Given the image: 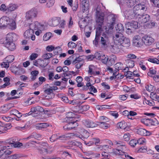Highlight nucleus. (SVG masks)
<instances>
[{"instance_id": "obj_15", "label": "nucleus", "mask_w": 159, "mask_h": 159, "mask_svg": "<svg viewBox=\"0 0 159 159\" xmlns=\"http://www.w3.org/2000/svg\"><path fill=\"white\" fill-rule=\"evenodd\" d=\"M11 127L10 123L5 124L0 121V132L4 133Z\"/></svg>"}, {"instance_id": "obj_57", "label": "nucleus", "mask_w": 159, "mask_h": 159, "mask_svg": "<svg viewBox=\"0 0 159 159\" xmlns=\"http://www.w3.org/2000/svg\"><path fill=\"white\" fill-rule=\"evenodd\" d=\"M55 3V0H50L47 2L46 6L47 7H52Z\"/></svg>"}, {"instance_id": "obj_56", "label": "nucleus", "mask_w": 159, "mask_h": 159, "mask_svg": "<svg viewBox=\"0 0 159 159\" xmlns=\"http://www.w3.org/2000/svg\"><path fill=\"white\" fill-rule=\"evenodd\" d=\"M148 61L150 62L158 64V62H159V60L156 58H149L148 59Z\"/></svg>"}, {"instance_id": "obj_29", "label": "nucleus", "mask_w": 159, "mask_h": 159, "mask_svg": "<svg viewBox=\"0 0 159 159\" xmlns=\"http://www.w3.org/2000/svg\"><path fill=\"white\" fill-rule=\"evenodd\" d=\"M39 73L38 70H34L32 71L31 72V79L32 80H34L36 78V77Z\"/></svg>"}, {"instance_id": "obj_47", "label": "nucleus", "mask_w": 159, "mask_h": 159, "mask_svg": "<svg viewBox=\"0 0 159 159\" xmlns=\"http://www.w3.org/2000/svg\"><path fill=\"white\" fill-rule=\"evenodd\" d=\"M114 152L116 154H118L120 155H126L125 154V152L124 151H122L121 150L116 149L114 151Z\"/></svg>"}, {"instance_id": "obj_12", "label": "nucleus", "mask_w": 159, "mask_h": 159, "mask_svg": "<svg viewBox=\"0 0 159 159\" xmlns=\"http://www.w3.org/2000/svg\"><path fill=\"white\" fill-rule=\"evenodd\" d=\"M134 8V11L138 13V15H139V14H141V12L142 10L146 11L147 9V7L145 5L141 3L136 5Z\"/></svg>"}, {"instance_id": "obj_28", "label": "nucleus", "mask_w": 159, "mask_h": 159, "mask_svg": "<svg viewBox=\"0 0 159 159\" xmlns=\"http://www.w3.org/2000/svg\"><path fill=\"white\" fill-rule=\"evenodd\" d=\"M14 57L13 55H9L3 59V61H6L8 63H11L13 61Z\"/></svg>"}, {"instance_id": "obj_55", "label": "nucleus", "mask_w": 159, "mask_h": 159, "mask_svg": "<svg viewBox=\"0 0 159 159\" xmlns=\"http://www.w3.org/2000/svg\"><path fill=\"white\" fill-rule=\"evenodd\" d=\"M76 44L73 42H70L68 44V47L70 48H74L76 47Z\"/></svg>"}, {"instance_id": "obj_54", "label": "nucleus", "mask_w": 159, "mask_h": 159, "mask_svg": "<svg viewBox=\"0 0 159 159\" xmlns=\"http://www.w3.org/2000/svg\"><path fill=\"white\" fill-rule=\"evenodd\" d=\"M133 74V73L132 72L129 71V70L126 73H125V76L127 77V78H129V79H133L131 77L132 76V75Z\"/></svg>"}, {"instance_id": "obj_49", "label": "nucleus", "mask_w": 159, "mask_h": 159, "mask_svg": "<svg viewBox=\"0 0 159 159\" xmlns=\"http://www.w3.org/2000/svg\"><path fill=\"white\" fill-rule=\"evenodd\" d=\"M100 24H98V27L96 29V34H99L100 35V33L101 32L102 30V25H100Z\"/></svg>"}, {"instance_id": "obj_37", "label": "nucleus", "mask_w": 159, "mask_h": 159, "mask_svg": "<svg viewBox=\"0 0 159 159\" xmlns=\"http://www.w3.org/2000/svg\"><path fill=\"white\" fill-rule=\"evenodd\" d=\"M58 134H56L52 135L50 138V141L51 142L53 143L57 141L58 140Z\"/></svg>"}, {"instance_id": "obj_33", "label": "nucleus", "mask_w": 159, "mask_h": 159, "mask_svg": "<svg viewBox=\"0 0 159 159\" xmlns=\"http://www.w3.org/2000/svg\"><path fill=\"white\" fill-rule=\"evenodd\" d=\"M82 56H80L77 57H76L75 59L72 62V64L75 65L77 62H81V61H84V60L82 58Z\"/></svg>"}, {"instance_id": "obj_8", "label": "nucleus", "mask_w": 159, "mask_h": 159, "mask_svg": "<svg viewBox=\"0 0 159 159\" xmlns=\"http://www.w3.org/2000/svg\"><path fill=\"white\" fill-rule=\"evenodd\" d=\"M96 21L98 24L102 25L104 19V14L103 13L100 12L98 11H96Z\"/></svg>"}, {"instance_id": "obj_26", "label": "nucleus", "mask_w": 159, "mask_h": 159, "mask_svg": "<svg viewBox=\"0 0 159 159\" xmlns=\"http://www.w3.org/2000/svg\"><path fill=\"white\" fill-rule=\"evenodd\" d=\"M120 44H115L112 46V50L114 53H118L120 51Z\"/></svg>"}, {"instance_id": "obj_20", "label": "nucleus", "mask_w": 159, "mask_h": 159, "mask_svg": "<svg viewBox=\"0 0 159 159\" xmlns=\"http://www.w3.org/2000/svg\"><path fill=\"white\" fill-rule=\"evenodd\" d=\"M116 29L117 32L116 33L115 35H116L117 33L122 34V33L124 30L123 25L121 23H119L117 24L116 26Z\"/></svg>"}, {"instance_id": "obj_46", "label": "nucleus", "mask_w": 159, "mask_h": 159, "mask_svg": "<svg viewBox=\"0 0 159 159\" xmlns=\"http://www.w3.org/2000/svg\"><path fill=\"white\" fill-rule=\"evenodd\" d=\"M69 137V136H68L67 134H64L61 136L58 135V139H59L61 140H64Z\"/></svg>"}, {"instance_id": "obj_14", "label": "nucleus", "mask_w": 159, "mask_h": 159, "mask_svg": "<svg viewBox=\"0 0 159 159\" xmlns=\"http://www.w3.org/2000/svg\"><path fill=\"white\" fill-rule=\"evenodd\" d=\"M82 11L83 13L86 12V14H87L89 12V2L88 0H82Z\"/></svg>"}, {"instance_id": "obj_22", "label": "nucleus", "mask_w": 159, "mask_h": 159, "mask_svg": "<svg viewBox=\"0 0 159 159\" xmlns=\"http://www.w3.org/2000/svg\"><path fill=\"white\" fill-rule=\"evenodd\" d=\"M21 157L20 154H14L10 156H6L3 159H19Z\"/></svg>"}, {"instance_id": "obj_3", "label": "nucleus", "mask_w": 159, "mask_h": 159, "mask_svg": "<svg viewBox=\"0 0 159 159\" xmlns=\"http://www.w3.org/2000/svg\"><path fill=\"white\" fill-rule=\"evenodd\" d=\"M116 18L117 16L116 15L111 14L108 16L107 19L110 24L108 26L109 28H107L106 26L104 27L107 33H108L110 29L111 30L113 29Z\"/></svg>"}, {"instance_id": "obj_16", "label": "nucleus", "mask_w": 159, "mask_h": 159, "mask_svg": "<svg viewBox=\"0 0 159 159\" xmlns=\"http://www.w3.org/2000/svg\"><path fill=\"white\" fill-rule=\"evenodd\" d=\"M83 123L85 125L89 128H93L96 127L98 125L96 123L89 120H84Z\"/></svg>"}, {"instance_id": "obj_13", "label": "nucleus", "mask_w": 159, "mask_h": 159, "mask_svg": "<svg viewBox=\"0 0 159 159\" xmlns=\"http://www.w3.org/2000/svg\"><path fill=\"white\" fill-rule=\"evenodd\" d=\"M47 143H43L41 145L40 148L38 149L39 152L40 154L44 155H46L48 153H50L51 151H48L47 150Z\"/></svg>"}, {"instance_id": "obj_53", "label": "nucleus", "mask_w": 159, "mask_h": 159, "mask_svg": "<svg viewBox=\"0 0 159 159\" xmlns=\"http://www.w3.org/2000/svg\"><path fill=\"white\" fill-rule=\"evenodd\" d=\"M123 64L121 62H118L116 64L115 67L116 69L117 70V71L121 69Z\"/></svg>"}, {"instance_id": "obj_38", "label": "nucleus", "mask_w": 159, "mask_h": 159, "mask_svg": "<svg viewBox=\"0 0 159 159\" xmlns=\"http://www.w3.org/2000/svg\"><path fill=\"white\" fill-rule=\"evenodd\" d=\"M101 37L100 35L96 34L95 38L94 40L93 41V43L95 45H97L98 44L99 41H100Z\"/></svg>"}, {"instance_id": "obj_27", "label": "nucleus", "mask_w": 159, "mask_h": 159, "mask_svg": "<svg viewBox=\"0 0 159 159\" xmlns=\"http://www.w3.org/2000/svg\"><path fill=\"white\" fill-rule=\"evenodd\" d=\"M107 121L105 120L103 122H97V124L102 128L106 129L108 127V124L106 123Z\"/></svg>"}, {"instance_id": "obj_9", "label": "nucleus", "mask_w": 159, "mask_h": 159, "mask_svg": "<svg viewBox=\"0 0 159 159\" xmlns=\"http://www.w3.org/2000/svg\"><path fill=\"white\" fill-rule=\"evenodd\" d=\"M154 39L152 37L147 35H144L142 38L143 41L146 46L151 45L154 43Z\"/></svg>"}, {"instance_id": "obj_39", "label": "nucleus", "mask_w": 159, "mask_h": 159, "mask_svg": "<svg viewBox=\"0 0 159 159\" xmlns=\"http://www.w3.org/2000/svg\"><path fill=\"white\" fill-rule=\"evenodd\" d=\"M12 105L11 104H9L7 105L4 106L2 107V110L4 112L7 111L10 109Z\"/></svg>"}, {"instance_id": "obj_62", "label": "nucleus", "mask_w": 159, "mask_h": 159, "mask_svg": "<svg viewBox=\"0 0 159 159\" xmlns=\"http://www.w3.org/2000/svg\"><path fill=\"white\" fill-rule=\"evenodd\" d=\"M13 147L14 148L20 147L23 145L22 143L18 142L16 143L14 141L13 143Z\"/></svg>"}, {"instance_id": "obj_43", "label": "nucleus", "mask_w": 159, "mask_h": 159, "mask_svg": "<svg viewBox=\"0 0 159 159\" xmlns=\"http://www.w3.org/2000/svg\"><path fill=\"white\" fill-rule=\"evenodd\" d=\"M117 125H118L119 126L120 128L122 129H125L126 126V123H125V121H122L118 123Z\"/></svg>"}, {"instance_id": "obj_24", "label": "nucleus", "mask_w": 159, "mask_h": 159, "mask_svg": "<svg viewBox=\"0 0 159 159\" xmlns=\"http://www.w3.org/2000/svg\"><path fill=\"white\" fill-rule=\"evenodd\" d=\"M116 59L115 57L113 56V57L110 58L107 60V63L106 64L108 67L112 66L115 63V60Z\"/></svg>"}, {"instance_id": "obj_25", "label": "nucleus", "mask_w": 159, "mask_h": 159, "mask_svg": "<svg viewBox=\"0 0 159 159\" xmlns=\"http://www.w3.org/2000/svg\"><path fill=\"white\" fill-rule=\"evenodd\" d=\"M69 115H67L66 117L64 119V121L67 123H71L72 121H77L75 120V117L73 116H69Z\"/></svg>"}, {"instance_id": "obj_63", "label": "nucleus", "mask_w": 159, "mask_h": 159, "mask_svg": "<svg viewBox=\"0 0 159 159\" xmlns=\"http://www.w3.org/2000/svg\"><path fill=\"white\" fill-rule=\"evenodd\" d=\"M84 133L85 134H83V135H81V137L80 136L78 137L82 139H87L89 136V133L87 131H86L85 133L84 132Z\"/></svg>"}, {"instance_id": "obj_34", "label": "nucleus", "mask_w": 159, "mask_h": 159, "mask_svg": "<svg viewBox=\"0 0 159 159\" xmlns=\"http://www.w3.org/2000/svg\"><path fill=\"white\" fill-rule=\"evenodd\" d=\"M115 144L117 146V147H123V148L125 149L126 147L125 143L121 141H116L115 142Z\"/></svg>"}, {"instance_id": "obj_10", "label": "nucleus", "mask_w": 159, "mask_h": 159, "mask_svg": "<svg viewBox=\"0 0 159 159\" xmlns=\"http://www.w3.org/2000/svg\"><path fill=\"white\" fill-rule=\"evenodd\" d=\"M11 20L7 16H3L0 19V27H6L10 23Z\"/></svg>"}, {"instance_id": "obj_58", "label": "nucleus", "mask_w": 159, "mask_h": 159, "mask_svg": "<svg viewBox=\"0 0 159 159\" xmlns=\"http://www.w3.org/2000/svg\"><path fill=\"white\" fill-rule=\"evenodd\" d=\"M137 143L140 145L143 144L145 142V139L144 138H141L137 140Z\"/></svg>"}, {"instance_id": "obj_48", "label": "nucleus", "mask_w": 159, "mask_h": 159, "mask_svg": "<svg viewBox=\"0 0 159 159\" xmlns=\"http://www.w3.org/2000/svg\"><path fill=\"white\" fill-rule=\"evenodd\" d=\"M103 54L101 52H97L95 53L94 56L97 59L100 60Z\"/></svg>"}, {"instance_id": "obj_1", "label": "nucleus", "mask_w": 159, "mask_h": 159, "mask_svg": "<svg viewBox=\"0 0 159 159\" xmlns=\"http://www.w3.org/2000/svg\"><path fill=\"white\" fill-rule=\"evenodd\" d=\"M114 39L116 42L117 43L122 46L127 48L130 46L129 39L124 36L123 34L117 33L114 37Z\"/></svg>"}, {"instance_id": "obj_18", "label": "nucleus", "mask_w": 159, "mask_h": 159, "mask_svg": "<svg viewBox=\"0 0 159 159\" xmlns=\"http://www.w3.org/2000/svg\"><path fill=\"white\" fill-rule=\"evenodd\" d=\"M31 112L33 113L38 114L39 112H41L44 111L43 107L40 106H36L32 107L30 109Z\"/></svg>"}, {"instance_id": "obj_64", "label": "nucleus", "mask_w": 159, "mask_h": 159, "mask_svg": "<svg viewBox=\"0 0 159 159\" xmlns=\"http://www.w3.org/2000/svg\"><path fill=\"white\" fill-rule=\"evenodd\" d=\"M137 143V141L135 139L131 140L129 142V145L132 147H134L136 145Z\"/></svg>"}, {"instance_id": "obj_42", "label": "nucleus", "mask_w": 159, "mask_h": 159, "mask_svg": "<svg viewBox=\"0 0 159 159\" xmlns=\"http://www.w3.org/2000/svg\"><path fill=\"white\" fill-rule=\"evenodd\" d=\"M81 106H76L71 108V110L74 112L78 113L80 111H81Z\"/></svg>"}, {"instance_id": "obj_59", "label": "nucleus", "mask_w": 159, "mask_h": 159, "mask_svg": "<svg viewBox=\"0 0 159 159\" xmlns=\"http://www.w3.org/2000/svg\"><path fill=\"white\" fill-rule=\"evenodd\" d=\"M137 113L134 111H130L129 112V114L127 115V118L129 119H132V117L130 118V117L131 116H134L137 115Z\"/></svg>"}, {"instance_id": "obj_41", "label": "nucleus", "mask_w": 159, "mask_h": 159, "mask_svg": "<svg viewBox=\"0 0 159 159\" xmlns=\"http://www.w3.org/2000/svg\"><path fill=\"white\" fill-rule=\"evenodd\" d=\"M52 36V33L50 32L47 33L43 36V39L46 41L49 40Z\"/></svg>"}, {"instance_id": "obj_4", "label": "nucleus", "mask_w": 159, "mask_h": 159, "mask_svg": "<svg viewBox=\"0 0 159 159\" xmlns=\"http://www.w3.org/2000/svg\"><path fill=\"white\" fill-rule=\"evenodd\" d=\"M37 10L35 9L32 8L26 13V19L32 21L33 18L37 17Z\"/></svg>"}, {"instance_id": "obj_31", "label": "nucleus", "mask_w": 159, "mask_h": 159, "mask_svg": "<svg viewBox=\"0 0 159 159\" xmlns=\"http://www.w3.org/2000/svg\"><path fill=\"white\" fill-rule=\"evenodd\" d=\"M68 124L63 126L64 129L65 130H69L75 128V126L72 125V123H67Z\"/></svg>"}, {"instance_id": "obj_19", "label": "nucleus", "mask_w": 159, "mask_h": 159, "mask_svg": "<svg viewBox=\"0 0 159 159\" xmlns=\"http://www.w3.org/2000/svg\"><path fill=\"white\" fill-rule=\"evenodd\" d=\"M49 126V125L46 123H40L37 124L35 125V127L37 129H42Z\"/></svg>"}, {"instance_id": "obj_50", "label": "nucleus", "mask_w": 159, "mask_h": 159, "mask_svg": "<svg viewBox=\"0 0 159 159\" xmlns=\"http://www.w3.org/2000/svg\"><path fill=\"white\" fill-rule=\"evenodd\" d=\"M128 66L130 68H132L134 66V61L131 60L129 59L127 60Z\"/></svg>"}, {"instance_id": "obj_7", "label": "nucleus", "mask_w": 159, "mask_h": 159, "mask_svg": "<svg viewBox=\"0 0 159 159\" xmlns=\"http://www.w3.org/2000/svg\"><path fill=\"white\" fill-rule=\"evenodd\" d=\"M138 12H136L135 11H134V8L133 10L129 9L125 11L126 15L127 16L129 19H130L134 18L137 19L138 15Z\"/></svg>"}, {"instance_id": "obj_35", "label": "nucleus", "mask_w": 159, "mask_h": 159, "mask_svg": "<svg viewBox=\"0 0 159 159\" xmlns=\"http://www.w3.org/2000/svg\"><path fill=\"white\" fill-rule=\"evenodd\" d=\"M53 54L51 53H46L43 55L42 57L44 60H48L52 57Z\"/></svg>"}, {"instance_id": "obj_23", "label": "nucleus", "mask_w": 159, "mask_h": 159, "mask_svg": "<svg viewBox=\"0 0 159 159\" xmlns=\"http://www.w3.org/2000/svg\"><path fill=\"white\" fill-rule=\"evenodd\" d=\"M125 28L127 29L126 33L129 34L132 33L134 29L131 26L129 22L125 24Z\"/></svg>"}, {"instance_id": "obj_21", "label": "nucleus", "mask_w": 159, "mask_h": 159, "mask_svg": "<svg viewBox=\"0 0 159 159\" xmlns=\"http://www.w3.org/2000/svg\"><path fill=\"white\" fill-rule=\"evenodd\" d=\"M18 7V6L15 4H10V5L7 7V11L6 12L7 14H9V13L16 9Z\"/></svg>"}, {"instance_id": "obj_40", "label": "nucleus", "mask_w": 159, "mask_h": 159, "mask_svg": "<svg viewBox=\"0 0 159 159\" xmlns=\"http://www.w3.org/2000/svg\"><path fill=\"white\" fill-rule=\"evenodd\" d=\"M102 55L100 58V60H101L102 63L105 64L107 62V60H108L109 58L107 56H106L103 54Z\"/></svg>"}, {"instance_id": "obj_45", "label": "nucleus", "mask_w": 159, "mask_h": 159, "mask_svg": "<svg viewBox=\"0 0 159 159\" xmlns=\"http://www.w3.org/2000/svg\"><path fill=\"white\" fill-rule=\"evenodd\" d=\"M150 71L148 72V75L151 77H152L153 75H155L156 73V71L155 70L153 69V68H151L149 69Z\"/></svg>"}, {"instance_id": "obj_36", "label": "nucleus", "mask_w": 159, "mask_h": 159, "mask_svg": "<svg viewBox=\"0 0 159 159\" xmlns=\"http://www.w3.org/2000/svg\"><path fill=\"white\" fill-rule=\"evenodd\" d=\"M145 130L146 129H144L140 128L137 129V132L140 135L145 136V135L146 134Z\"/></svg>"}, {"instance_id": "obj_17", "label": "nucleus", "mask_w": 159, "mask_h": 159, "mask_svg": "<svg viewBox=\"0 0 159 159\" xmlns=\"http://www.w3.org/2000/svg\"><path fill=\"white\" fill-rule=\"evenodd\" d=\"M12 152V151H11L10 150H6L2 148L0 150V158L2 157V158L4 157V158L6 156L9 155L11 154Z\"/></svg>"}, {"instance_id": "obj_60", "label": "nucleus", "mask_w": 159, "mask_h": 159, "mask_svg": "<svg viewBox=\"0 0 159 159\" xmlns=\"http://www.w3.org/2000/svg\"><path fill=\"white\" fill-rule=\"evenodd\" d=\"M153 88H154V87L151 84L150 85H147L145 86L146 89L149 92L153 90Z\"/></svg>"}, {"instance_id": "obj_30", "label": "nucleus", "mask_w": 159, "mask_h": 159, "mask_svg": "<svg viewBox=\"0 0 159 159\" xmlns=\"http://www.w3.org/2000/svg\"><path fill=\"white\" fill-rule=\"evenodd\" d=\"M136 0H127L126 4L129 7H131L136 4Z\"/></svg>"}, {"instance_id": "obj_5", "label": "nucleus", "mask_w": 159, "mask_h": 159, "mask_svg": "<svg viewBox=\"0 0 159 159\" xmlns=\"http://www.w3.org/2000/svg\"><path fill=\"white\" fill-rule=\"evenodd\" d=\"M102 47L106 48L108 46L110 43L109 38L105 34H103L101 37L100 41Z\"/></svg>"}, {"instance_id": "obj_51", "label": "nucleus", "mask_w": 159, "mask_h": 159, "mask_svg": "<svg viewBox=\"0 0 159 159\" xmlns=\"http://www.w3.org/2000/svg\"><path fill=\"white\" fill-rule=\"evenodd\" d=\"M0 11L3 12L6 11V13L7 11V7L4 4H2L0 6Z\"/></svg>"}, {"instance_id": "obj_44", "label": "nucleus", "mask_w": 159, "mask_h": 159, "mask_svg": "<svg viewBox=\"0 0 159 159\" xmlns=\"http://www.w3.org/2000/svg\"><path fill=\"white\" fill-rule=\"evenodd\" d=\"M155 120H153V119L151 118H148V122L149 124V125H156L158 123L157 121L154 119Z\"/></svg>"}, {"instance_id": "obj_52", "label": "nucleus", "mask_w": 159, "mask_h": 159, "mask_svg": "<svg viewBox=\"0 0 159 159\" xmlns=\"http://www.w3.org/2000/svg\"><path fill=\"white\" fill-rule=\"evenodd\" d=\"M10 23L8 24L11 27V29H15L16 28V25L15 21L12 20H11Z\"/></svg>"}, {"instance_id": "obj_6", "label": "nucleus", "mask_w": 159, "mask_h": 159, "mask_svg": "<svg viewBox=\"0 0 159 159\" xmlns=\"http://www.w3.org/2000/svg\"><path fill=\"white\" fill-rule=\"evenodd\" d=\"M150 17L149 15L148 14H139L138 15L137 19L138 21L141 23H145L148 22L150 19Z\"/></svg>"}, {"instance_id": "obj_2", "label": "nucleus", "mask_w": 159, "mask_h": 159, "mask_svg": "<svg viewBox=\"0 0 159 159\" xmlns=\"http://www.w3.org/2000/svg\"><path fill=\"white\" fill-rule=\"evenodd\" d=\"M13 35V34L12 33L7 34L6 38L5 43V47L11 51L15 50L16 48L15 43L12 41Z\"/></svg>"}, {"instance_id": "obj_11", "label": "nucleus", "mask_w": 159, "mask_h": 159, "mask_svg": "<svg viewBox=\"0 0 159 159\" xmlns=\"http://www.w3.org/2000/svg\"><path fill=\"white\" fill-rule=\"evenodd\" d=\"M142 39L139 35L135 36L133 38V44L134 46L139 47L142 46Z\"/></svg>"}, {"instance_id": "obj_61", "label": "nucleus", "mask_w": 159, "mask_h": 159, "mask_svg": "<svg viewBox=\"0 0 159 159\" xmlns=\"http://www.w3.org/2000/svg\"><path fill=\"white\" fill-rule=\"evenodd\" d=\"M52 24L51 25V26H57L59 23V20L57 19H55L52 20Z\"/></svg>"}, {"instance_id": "obj_32", "label": "nucleus", "mask_w": 159, "mask_h": 159, "mask_svg": "<svg viewBox=\"0 0 159 159\" xmlns=\"http://www.w3.org/2000/svg\"><path fill=\"white\" fill-rule=\"evenodd\" d=\"M130 23L131 26L132 27L134 30L138 29L140 25L137 21H132L131 22H130Z\"/></svg>"}]
</instances>
